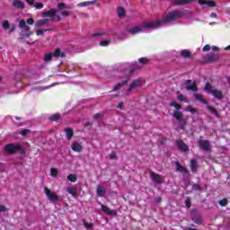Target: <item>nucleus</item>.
Wrapping results in <instances>:
<instances>
[{
  "label": "nucleus",
  "mask_w": 230,
  "mask_h": 230,
  "mask_svg": "<svg viewBox=\"0 0 230 230\" xmlns=\"http://www.w3.org/2000/svg\"><path fill=\"white\" fill-rule=\"evenodd\" d=\"M161 26V21H157L155 22H142V28L139 26H135L130 29H128V32L129 35H137V33H141L143 30H156Z\"/></svg>",
  "instance_id": "f257e3e1"
},
{
  "label": "nucleus",
  "mask_w": 230,
  "mask_h": 230,
  "mask_svg": "<svg viewBox=\"0 0 230 230\" xmlns=\"http://www.w3.org/2000/svg\"><path fill=\"white\" fill-rule=\"evenodd\" d=\"M184 15V12L181 10H174L170 12L164 19L163 22L168 24V22H172V21H175L177 19H181Z\"/></svg>",
  "instance_id": "f03ea898"
},
{
  "label": "nucleus",
  "mask_w": 230,
  "mask_h": 230,
  "mask_svg": "<svg viewBox=\"0 0 230 230\" xmlns=\"http://www.w3.org/2000/svg\"><path fill=\"white\" fill-rule=\"evenodd\" d=\"M184 15V12L181 10H174L170 12L164 19L163 22L168 24V22H172V21H175L177 19H181Z\"/></svg>",
  "instance_id": "7ed1b4c3"
},
{
  "label": "nucleus",
  "mask_w": 230,
  "mask_h": 230,
  "mask_svg": "<svg viewBox=\"0 0 230 230\" xmlns=\"http://www.w3.org/2000/svg\"><path fill=\"white\" fill-rule=\"evenodd\" d=\"M19 28H21L22 31L21 32V39L31 37L33 35V32H31V28L30 26L26 25V21L25 20H21L19 22Z\"/></svg>",
  "instance_id": "20e7f679"
},
{
  "label": "nucleus",
  "mask_w": 230,
  "mask_h": 230,
  "mask_svg": "<svg viewBox=\"0 0 230 230\" xmlns=\"http://www.w3.org/2000/svg\"><path fill=\"white\" fill-rule=\"evenodd\" d=\"M58 12H61L62 17H69L71 15V12L66 10H73V5H67L65 3H58L57 5ZM65 10V11H64Z\"/></svg>",
  "instance_id": "39448f33"
},
{
  "label": "nucleus",
  "mask_w": 230,
  "mask_h": 230,
  "mask_svg": "<svg viewBox=\"0 0 230 230\" xmlns=\"http://www.w3.org/2000/svg\"><path fill=\"white\" fill-rule=\"evenodd\" d=\"M4 152L6 154H17L19 150H21V144L15 145L13 143L7 144L4 147Z\"/></svg>",
  "instance_id": "423d86ee"
},
{
  "label": "nucleus",
  "mask_w": 230,
  "mask_h": 230,
  "mask_svg": "<svg viewBox=\"0 0 230 230\" xmlns=\"http://www.w3.org/2000/svg\"><path fill=\"white\" fill-rule=\"evenodd\" d=\"M44 191L49 202H58V195L57 193L51 191L48 187H45Z\"/></svg>",
  "instance_id": "0eeeda50"
},
{
  "label": "nucleus",
  "mask_w": 230,
  "mask_h": 230,
  "mask_svg": "<svg viewBox=\"0 0 230 230\" xmlns=\"http://www.w3.org/2000/svg\"><path fill=\"white\" fill-rule=\"evenodd\" d=\"M219 58L218 54H207L203 58V61L206 62V64H215Z\"/></svg>",
  "instance_id": "6e6552de"
},
{
  "label": "nucleus",
  "mask_w": 230,
  "mask_h": 230,
  "mask_svg": "<svg viewBox=\"0 0 230 230\" xmlns=\"http://www.w3.org/2000/svg\"><path fill=\"white\" fill-rule=\"evenodd\" d=\"M198 145L201 150H204V152H209L211 149V144L209 143V140L199 139L198 141Z\"/></svg>",
  "instance_id": "1a4fd4ad"
},
{
  "label": "nucleus",
  "mask_w": 230,
  "mask_h": 230,
  "mask_svg": "<svg viewBox=\"0 0 230 230\" xmlns=\"http://www.w3.org/2000/svg\"><path fill=\"white\" fill-rule=\"evenodd\" d=\"M150 177L155 184H163L164 182L163 176L155 173L154 171H150Z\"/></svg>",
  "instance_id": "9d476101"
},
{
  "label": "nucleus",
  "mask_w": 230,
  "mask_h": 230,
  "mask_svg": "<svg viewBox=\"0 0 230 230\" xmlns=\"http://www.w3.org/2000/svg\"><path fill=\"white\" fill-rule=\"evenodd\" d=\"M176 146H178L179 150L184 154L190 152V147L184 143L182 139L176 140Z\"/></svg>",
  "instance_id": "9b49d317"
},
{
  "label": "nucleus",
  "mask_w": 230,
  "mask_h": 230,
  "mask_svg": "<svg viewBox=\"0 0 230 230\" xmlns=\"http://www.w3.org/2000/svg\"><path fill=\"white\" fill-rule=\"evenodd\" d=\"M175 166H176V172H179L180 173H184V174L190 173V171L186 169V167H184L181 163H179V161L175 162Z\"/></svg>",
  "instance_id": "f8f14e48"
},
{
  "label": "nucleus",
  "mask_w": 230,
  "mask_h": 230,
  "mask_svg": "<svg viewBox=\"0 0 230 230\" xmlns=\"http://www.w3.org/2000/svg\"><path fill=\"white\" fill-rule=\"evenodd\" d=\"M12 6L13 8H16L17 10H24L26 8V6L24 5V2L21 0H13Z\"/></svg>",
  "instance_id": "ddd939ff"
},
{
  "label": "nucleus",
  "mask_w": 230,
  "mask_h": 230,
  "mask_svg": "<svg viewBox=\"0 0 230 230\" xmlns=\"http://www.w3.org/2000/svg\"><path fill=\"white\" fill-rule=\"evenodd\" d=\"M191 220L194 222V224H198V226H202V217H200V214L197 212L192 213Z\"/></svg>",
  "instance_id": "4468645a"
},
{
  "label": "nucleus",
  "mask_w": 230,
  "mask_h": 230,
  "mask_svg": "<svg viewBox=\"0 0 230 230\" xmlns=\"http://www.w3.org/2000/svg\"><path fill=\"white\" fill-rule=\"evenodd\" d=\"M199 4L204 5L207 4L208 6H210L211 8L217 6V3L213 0H199Z\"/></svg>",
  "instance_id": "2eb2a0df"
},
{
  "label": "nucleus",
  "mask_w": 230,
  "mask_h": 230,
  "mask_svg": "<svg viewBox=\"0 0 230 230\" xmlns=\"http://www.w3.org/2000/svg\"><path fill=\"white\" fill-rule=\"evenodd\" d=\"M57 15V10L50 9L47 12L42 13V17H49L50 19H53Z\"/></svg>",
  "instance_id": "dca6fc26"
},
{
  "label": "nucleus",
  "mask_w": 230,
  "mask_h": 230,
  "mask_svg": "<svg viewBox=\"0 0 230 230\" xmlns=\"http://www.w3.org/2000/svg\"><path fill=\"white\" fill-rule=\"evenodd\" d=\"M193 0H172V4L176 6H184L185 4H189V3H192Z\"/></svg>",
  "instance_id": "f3484780"
},
{
  "label": "nucleus",
  "mask_w": 230,
  "mask_h": 230,
  "mask_svg": "<svg viewBox=\"0 0 230 230\" xmlns=\"http://www.w3.org/2000/svg\"><path fill=\"white\" fill-rule=\"evenodd\" d=\"M71 148H72V150H74V152H78V153H80V152H82V150H84V146L78 142L72 143Z\"/></svg>",
  "instance_id": "a211bd4d"
},
{
  "label": "nucleus",
  "mask_w": 230,
  "mask_h": 230,
  "mask_svg": "<svg viewBox=\"0 0 230 230\" xmlns=\"http://www.w3.org/2000/svg\"><path fill=\"white\" fill-rule=\"evenodd\" d=\"M210 94L214 96V98H217V100H222V98H224V93H222V91L217 89H214V91H212Z\"/></svg>",
  "instance_id": "6ab92c4d"
},
{
  "label": "nucleus",
  "mask_w": 230,
  "mask_h": 230,
  "mask_svg": "<svg viewBox=\"0 0 230 230\" xmlns=\"http://www.w3.org/2000/svg\"><path fill=\"white\" fill-rule=\"evenodd\" d=\"M102 211H103V213H106V215H111V217L116 216V211L111 210L109 207L105 205H102Z\"/></svg>",
  "instance_id": "aec40b11"
},
{
  "label": "nucleus",
  "mask_w": 230,
  "mask_h": 230,
  "mask_svg": "<svg viewBox=\"0 0 230 230\" xmlns=\"http://www.w3.org/2000/svg\"><path fill=\"white\" fill-rule=\"evenodd\" d=\"M53 57L55 58H66V53L62 52L60 49H56L54 52L52 53Z\"/></svg>",
  "instance_id": "412c9836"
},
{
  "label": "nucleus",
  "mask_w": 230,
  "mask_h": 230,
  "mask_svg": "<svg viewBox=\"0 0 230 230\" xmlns=\"http://www.w3.org/2000/svg\"><path fill=\"white\" fill-rule=\"evenodd\" d=\"M96 193L98 197L102 198V197H105V193H107V190L104 187L98 185L96 189Z\"/></svg>",
  "instance_id": "4be33fe9"
},
{
  "label": "nucleus",
  "mask_w": 230,
  "mask_h": 230,
  "mask_svg": "<svg viewBox=\"0 0 230 230\" xmlns=\"http://www.w3.org/2000/svg\"><path fill=\"white\" fill-rule=\"evenodd\" d=\"M48 22H49V20L48 19L38 20L35 22L34 26L35 28H42V26H46Z\"/></svg>",
  "instance_id": "5701e85b"
},
{
  "label": "nucleus",
  "mask_w": 230,
  "mask_h": 230,
  "mask_svg": "<svg viewBox=\"0 0 230 230\" xmlns=\"http://www.w3.org/2000/svg\"><path fill=\"white\" fill-rule=\"evenodd\" d=\"M190 170L193 173H197V170H199V163L197 160H190Z\"/></svg>",
  "instance_id": "b1692460"
},
{
  "label": "nucleus",
  "mask_w": 230,
  "mask_h": 230,
  "mask_svg": "<svg viewBox=\"0 0 230 230\" xmlns=\"http://www.w3.org/2000/svg\"><path fill=\"white\" fill-rule=\"evenodd\" d=\"M208 111H209V112H211V114H214V116H216V118H220V113H218V111H217V109L213 106H207Z\"/></svg>",
  "instance_id": "393cba45"
},
{
  "label": "nucleus",
  "mask_w": 230,
  "mask_h": 230,
  "mask_svg": "<svg viewBox=\"0 0 230 230\" xmlns=\"http://www.w3.org/2000/svg\"><path fill=\"white\" fill-rule=\"evenodd\" d=\"M186 91H192L193 93H197V91H199V87H197V82H193L192 85H187L185 87Z\"/></svg>",
  "instance_id": "a878e982"
},
{
  "label": "nucleus",
  "mask_w": 230,
  "mask_h": 230,
  "mask_svg": "<svg viewBox=\"0 0 230 230\" xmlns=\"http://www.w3.org/2000/svg\"><path fill=\"white\" fill-rule=\"evenodd\" d=\"M181 57L182 58H190L191 57V51L190 49H182L181 51Z\"/></svg>",
  "instance_id": "bb28decb"
},
{
  "label": "nucleus",
  "mask_w": 230,
  "mask_h": 230,
  "mask_svg": "<svg viewBox=\"0 0 230 230\" xmlns=\"http://www.w3.org/2000/svg\"><path fill=\"white\" fill-rule=\"evenodd\" d=\"M65 132L66 134L67 139H72L75 132L73 131V128H66Z\"/></svg>",
  "instance_id": "cd10ccee"
},
{
  "label": "nucleus",
  "mask_w": 230,
  "mask_h": 230,
  "mask_svg": "<svg viewBox=\"0 0 230 230\" xmlns=\"http://www.w3.org/2000/svg\"><path fill=\"white\" fill-rule=\"evenodd\" d=\"M141 84V81L139 79L134 80L132 84H129L128 91H133V89H136Z\"/></svg>",
  "instance_id": "c85d7f7f"
},
{
  "label": "nucleus",
  "mask_w": 230,
  "mask_h": 230,
  "mask_svg": "<svg viewBox=\"0 0 230 230\" xmlns=\"http://www.w3.org/2000/svg\"><path fill=\"white\" fill-rule=\"evenodd\" d=\"M94 3H96V0L81 2V3L77 4V6L79 8H83L84 6H89V4H94Z\"/></svg>",
  "instance_id": "c756f323"
},
{
  "label": "nucleus",
  "mask_w": 230,
  "mask_h": 230,
  "mask_svg": "<svg viewBox=\"0 0 230 230\" xmlns=\"http://www.w3.org/2000/svg\"><path fill=\"white\" fill-rule=\"evenodd\" d=\"M127 84H128V80L122 81V82L117 84L113 87L112 91H118V89H121V87H123V85H127Z\"/></svg>",
  "instance_id": "7c9ffc66"
},
{
  "label": "nucleus",
  "mask_w": 230,
  "mask_h": 230,
  "mask_svg": "<svg viewBox=\"0 0 230 230\" xmlns=\"http://www.w3.org/2000/svg\"><path fill=\"white\" fill-rule=\"evenodd\" d=\"M66 191L72 195V197H78V192H76V190L72 189L71 187H66Z\"/></svg>",
  "instance_id": "2f4dec72"
},
{
  "label": "nucleus",
  "mask_w": 230,
  "mask_h": 230,
  "mask_svg": "<svg viewBox=\"0 0 230 230\" xmlns=\"http://www.w3.org/2000/svg\"><path fill=\"white\" fill-rule=\"evenodd\" d=\"M204 90L206 91V93H208V94H211V93H213V91L215 89H213V86L211 85V83L207 82L205 84V88Z\"/></svg>",
  "instance_id": "473e14b6"
},
{
  "label": "nucleus",
  "mask_w": 230,
  "mask_h": 230,
  "mask_svg": "<svg viewBox=\"0 0 230 230\" xmlns=\"http://www.w3.org/2000/svg\"><path fill=\"white\" fill-rule=\"evenodd\" d=\"M194 96H195L196 100H199V102H201V103H204L205 105L208 104L206 99L204 97H202V95H200L199 93H194Z\"/></svg>",
  "instance_id": "72a5a7b5"
},
{
  "label": "nucleus",
  "mask_w": 230,
  "mask_h": 230,
  "mask_svg": "<svg viewBox=\"0 0 230 230\" xmlns=\"http://www.w3.org/2000/svg\"><path fill=\"white\" fill-rule=\"evenodd\" d=\"M117 13H118L119 17H125V14H126L125 8L119 7L117 9Z\"/></svg>",
  "instance_id": "f704fd0d"
},
{
  "label": "nucleus",
  "mask_w": 230,
  "mask_h": 230,
  "mask_svg": "<svg viewBox=\"0 0 230 230\" xmlns=\"http://www.w3.org/2000/svg\"><path fill=\"white\" fill-rule=\"evenodd\" d=\"M50 121H58L60 119V113H55L54 115L49 118Z\"/></svg>",
  "instance_id": "c9c22d12"
},
{
  "label": "nucleus",
  "mask_w": 230,
  "mask_h": 230,
  "mask_svg": "<svg viewBox=\"0 0 230 230\" xmlns=\"http://www.w3.org/2000/svg\"><path fill=\"white\" fill-rule=\"evenodd\" d=\"M173 117L175 118V119H177V121H181L182 120V113L175 111L173 113Z\"/></svg>",
  "instance_id": "e433bc0d"
},
{
  "label": "nucleus",
  "mask_w": 230,
  "mask_h": 230,
  "mask_svg": "<svg viewBox=\"0 0 230 230\" xmlns=\"http://www.w3.org/2000/svg\"><path fill=\"white\" fill-rule=\"evenodd\" d=\"M52 58H53V53H47V54H45L43 60L45 62H51Z\"/></svg>",
  "instance_id": "4c0bfd02"
},
{
  "label": "nucleus",
  "mask_w": 230,
  "mask_h": 230,
  "mask_svg": "<svg viewBox=\"0 0 230 230\" xmlns=\"http://www.w3.org/2000/svg\"><path fill=\"white\" fill-rule=\"evenodd\" d=\"M138 62L142 66H146V64H148L150 62V59H148L147 58H138Z\"/></svg>",
  "instance_id": "58836bf2"
},
{
  "label": "nucleus",
  "mask_w": 230,
  "mask_h": 230,
  "mask_svg": "<svg viewBox=\"0 0 230 230\" xmlns=\"http://www.w3.org/2000/svg\"><path fill=\"white\" fill-rule=\"evenodd\" d=\"M67 181H69L70 182H76V181H78V178H76L75 174H69L66 177Z\"/></svg>",
  "instance_id": "ea45409f"
},
{
  "label": "nucleus",
  "mask_w": 230,
  "mask_h": 230,
  "mask_svg": "<svg viewBox=\"0 0 230 230\" xmlns=\"http://www.w3.org/2000/svg\"><path fill=\"white\" fill-rule=\"evenodd\" d=\"M46 31H51V29L37 30L36 35H38V37L42 36V35H44V33H46Z\"/></svg>",
  "instance_id": "a19ab883"
},
{
  "label": "nucleus",
  "mask_w": 230,
  "mask_h": 230,
  "mask_svg": "<svg viewBox=\"0 0 230 230\" xmlns=\"http://www.w3.org/2000/svg\"><path fill=\"white\" fill-rule=\"evenodd\" d=\"M219 206H221L222 208H226V206H227V204H229V200H227V199H220L218 201Z\"/></svg>",
  "instance_id": "79ce46f5"
},
{
  "label": "nucleus",
  "mask_w": 230,
  "mask_h": 230,
  "mask_svg": "<svg viewBox=\"0 0 230 230\" xmlns=\"http://www.w3.org/2000/svg\"><path fill=\"white\" fill-rule=\"evenodd\" d=\"M170 107H174V109H176L177 111H181L182 109L181 104H177V103H175V102H172L170 103Z\"/></svg>",
  "instance_id": "37998d69"
},
{
  "label": "nucleus",
  "mask_w": 230,
  "mask_h": 230,
  "mask_svg": "<svg viewBox=\"0 0 230 230\" xmlns=\"http://www.w3.org/2000/svg\"><path fill=\"white\" fill-rule=\"evenodd\" d=\"M34 8H36V10H42V8H44V4H42V3H34Z\"/></svg>",
  "instance_id": "c03bdc74"
},
{
  "label": "nucleus",
  "mask_w": 230,
  "mask_h": 230,
  "mask_svg": "<svg viewBox=\"0 0 230 230\" xmlns=\"http://www.w3.org/2000/svg\"><path fill=\"white\" fill-rule=\"evenodd\" d=\"M50 174L52 175V177H58V170H57L55 168H51L50 169Z\"/></svg>",
  "instance_id": "a18cd8bd"
},
{
  "label": "nucleus",
  "mask_w": 230,
  "mask_h": 230,
  "mask_svg": "<svg viewBox=\"0 0 230 230\" xmlns=\"http://www.w3.org/2000/svg\"><path fill=\"white\" fill-rule=\"evenodd\" d=\"M84 226L85 229H93L94 225L93 223H87L86 221H84Z\"/></svg>",
  "instance_id": "49530a36"
},
{
  "label": "nucleus",
  "mask_w": 230,
  "mask_h": 230,
  "mask_svg": "<svg viewBox=\"0 0 230 230\" xmlns=\"http://www.w3.org/2000/svg\"><path fill=\"white\" fill-rule=\"evenodd\" d=\"M187 111L189 112H191V114H197V112H198L197 109L193 108L192 106H188Z\"/></svg>",
  "instance_id": "de8ad7c7"
},
{
  "label": "nucleus",
  "mask_w": 230,
  "mask_h": 230,
  "mask_svg": "<svg viewBox=\"0 0 230 230\" xmlns=\"http://www.w3.org/2000/svg\"><path fill=\"white\" fill-rule=\"evenodd\" d=\"M192 190H194L195 191H200V190H202V187L197 183L192 184Z\"/></svg>",
  "instance_id": "09e8293b"
},
{
  "label": "nucleus",
  "mask_w": 230,
  "mask_h": 230,
  "mask_svg": "<svg viewBox=\"0 0 230 230\" xmlns=\"http://www.w3.org/2000/svg\"><path fill=\"white\" fill-rule=\"evenodd\" d=\"M3 28H4V30H8V28H10V22H8L7 20H5V21L3 22Z\"/></svg>",
  "instance_id": "8fccbe9b"
},
{
  "label": "nucleus",
  "mask_w": 230,
  "mask_h": 230,
  "mask_svg": "<svg viewBox=\"0 0 230 230\" xmlns=\"http://www.w3.org/2000/svg\"><path fill=\"white\" fill-rule=\"evenodd\" d=\"M185 206L186 208H191V199L190 198H188L186 200H185Z\"/></svg>",
  "instance_id": "3c124183"
},
{
  "label": "nucleus",
  "mask_w": 230,
  "mask_h": 230,
  "mask_svg": "<svg viewBox=\"0 0 230 230\" xmlns=\"http://www.w3.org/2000/svg\"><path fill=\"white\" fill-rule=\"evenodd\" d=\"M111 44V40H102L100 41V46H109Z\"/></svg>",
  "instance_id": "603ef678"
},
{
  "label": "nucleus",
  "mask_w": 230,
  "mask_h": 230,
  "mask_svg": "<svg viewBox=\"0 0 230 230\" xmlns=\"http://www.w3.org/2000/svg\"><path fill=\"white\" fill-rule=\"evenodd\" d=\"M30 133V129H23L20 132L21 136L26 137Z\"/></svg>",
  "instance_id": "864d4df0"
},
{
  "label": "nucleus",
  "mask_w": 230,
  "mask_h": 230,
  "mask_svg": "<svg viewBox=\"0 0 230 230\" xmlns=\"http://www.w3.org/2000/svg\"><path fill=\"white\" fill-rule=\"evenodd\" d=\"M181 128H184L186 127V120L181 119V120H179Z\"/></svg>",
  "instance_id": "5fc2aeb1"
},
{
  "label": "nucleus",
  "mask_w": 230,
  "mask_h": 230,
  "mask_svg": "<svg viewBox=\"0 0 230 230\" xmlns=\"http://www.w3.org/2000/svg\"><path fill=\"white\" fill-rule=\"evenodd\" d=\"M5 211H8V208L4 205H0V213H5Z\"/></svg>",
  "instance_id": "6e6d98bb"
},
{
  "label": "nucleus",
  "mask_w": 230,
  "mask_h": 230,
  "mask_svg": "<svg viewBox=\"0 0 230 230\" xmlns=\"http://www.w3.org/2000/svg\"><path fill=\"white\" fill-rule=\"evenodd\" d=\"M211 50V46L210 45H205L203 47V51L208 52Z\"/></svg>",
  "instance_id": "4d7b16f0"
},
{
  "label": "nucleus",
  "mask_w": 230,
  "mask_h": 230,
  "mask_svg": "<svg viewBox=\"0 0 230 230\" xmlns=\"http://www.w3.org/2000/svg\"><path fill=\"white\" fill-rule=\"evenodd\" d=\"M178 100L179 102H186V97H184L182 94H180L178 95Z\"/></svg>",
  "instance_id": "13d9d810"
},
{
  "label": "nucleus",
  "mask_w": 230,
  "mask_h": 230,
  "mask_svg": "<svg viewBox=\"0 0 230 230\" xmlns=\"http://www.w3.org/2000/svg\"><path fill=\"white\" fill-rule=\"evenodd\" d=\"M27 4H29L30 6H34L35 4V0H25Z\"/></svg>",
  "instance_id": "bf43d9fd"
},
{
  "label": "nucleus",
  "mask_w": 230,
  "mask_h": 230,
  "mask_svg": "<svg viewBox=\"0 0 230 230\" xmlns=\"http://www.w3.org/2000/svg\"><path fill=\"white\" fill-rule=\"evenodd\" d=\"M26 22L27 24L32 25L35 22V21L33 20V18H29L27 19Z\"/></svg>",
  "instance_id": "052dcab7"
},
{
  "label": "nucleus",
  "mask_w": 230,
  "mask_h": 230,
  "mask_svg": "<svg viewBox=\"0 0 230 230\" xmlns=\"http://www.w3.org/2000/svg\"><path fill=\"white\" fill-rule=\"evenodd\" d=\"M103 35H105V33H93L92 36L93 37H103Z\"/></svg>",
  "instance_id": "680f3d73"
},
{
  "label": "nucleus",
  "mask_w": 230,
  "mask_h": 230,
  "mask_svg": "<svg viewBox=\"0 0 230 230\" xmlns=\"http://www.w3.org/2000/svg\"><path fill=\"white\" fill-rule=\"evenodd\" d=\"M98 118H102V114L101 113H95L93 115V119H98Z\"/></svg>",
  "instance_id": "e2e57ef3"
},
{
  "label": "nucleus",
  "mask_w": 230,
  "mask_h": 230,
  "mask_svg": "<svg viewBox=\"0 0 230 230\" xmlns=\"http://www.w3.org/2000/svg\"><path fill=\"white\" fill-rule=\"evenodd\" d=\"M117 155H116V153H111L110 155V159H116Z\"/></svg>",
  "instance_id": "0e129e2a"
},
{
  "label": "nucleus",
  "mask_w": 230,
  "mask_h": 230,
  "mask_svg": "<svg viewBox=\"0 0 230 230\" xmlns=\"http://www.w3.org/2000/svg\"><path fill=\"white\" fill-rule=\"evenodd\" d=\"M212 51H220V49L216 46H212Z\"/></svg>",
  "instance_id": "69168bd1"
},
{
  "label": "nucleus",
  "mask_w": 230,
  "mask_h": 230,
  "mask_svg": "<svg viewBox=\"0 0 230 230\" xmlns=\"http://www.w3.org/2000/svg\"><path fill=\"white\" fill-rule=\"evenodd\" d=\"M117 107L121 111L123 109V102L119 103Z\"/></svg>",
  "instance_id": "338daca9"
},
{
  "label": "nucleus",
  "mask_w": 230,
  "mask_h": 230,
  "mask_svg": "<svg viewBox=\"0 0 230 230\" xmlns=\"http://www.w3.org/2000/svg\"><path fill=\"white\" fill-rule=\"evenodd\" d=\"M210 17L217 18V13H211Z\"/></svg>",
  "instance_id": "774afa93"
}]
</instances>
